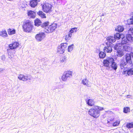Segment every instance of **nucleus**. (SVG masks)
<instances>
[{"mask_svg": "<svg viewBox=\"0 0 133 133\" xmlns=\"http://www.w3.org/2000/svg\"><path fill=\"white\" fill-rule=\"evenodd\" d=\"M111 46V45H108L107 46L104 47L103 49L104 51L106 52L107 53H110L112 51Z\"/></svg>", "mask_w": 133, "mask_h": 133, "instance_id": "obj_16", "label": "nucleus"}, {"mask_svg": "<svg viewBox=\"0 0 133 133\" xmlns=\"http://www.w3.org/2000/svg\"><path fill=\"white\" fill-rule=\"evenodd\" d=\"M37 14L41 18H46L45 14L41 11H39L37 12Z\"/></svg>", "mask_w": 133, "mask_h": 133, "instance_id": "obj_17", "label": "nucleus"}, {"mask_svg": "<svg viewBox=\"0 0 133 133\" xmlns=\"http://www.w3.org/2000/svg\"><path fill=\"white\" fill-rule=\"evenodd\" d=\"M77 28H72L69 32L72 34V33L74 32H76L77 31Z\"/></svg>", "mask_w": 133, "mask_h": 133, "instance_id": "obj_37", "label": "nucleus"}, {"mask_svg": "<svg viewBox=\"0 0 133 133\" xmlns=\"http://www.w3.org/2000/svg\"><path fill=\"white\" fill-rule=\"evenodd\" d=\"M123 74H127L128 75H133V68L129 69L128 70L124 71L122 72Z\"/></svg>", "mask_w": 133, "mask_h": 133, "instance_id": "obj_13", "label": "nucleus"}, {"mask_svg": "<svg viewBox=\"0 0 133 133\" xmlns=\"http://www.w3.org/2000/svg\"><path fill=\"white\" fill-rule=\"evenodd\" d=\"M74 45V44H72V45H71L68 46V51L69 52H70L73 49V46Z\"/></svg>", "mask_w": 133, "mask_h": 133, "instance_id": "obj_41", "label": "nucleus"}, {"mask_svg": "<svg viewBox=\"0 0 133 133\" xmlns=\"http://www.w3.org/2000/svg\"><path fill=\"white\" fill-rule=\"evenodd\" d=\"M94 108H91L88 111V113L91 116L95 118H97L100 115L99 111L104 110L103 107L94 105Z\"/></svg>", "mask_w": 133, "mask_h": 133, "instance_id": "obj_1", "label": "nucleus"}, {"mask_svg": "<svg viewBox=\"0 0 133 133\" xmlns=\"http://www.w3.org/2000/svg\"><path fill=\"white\" fill-rule=\"evenodd\" d=\"M132 56H133V55H132Z\"/></svg>", "mask_w": 133, "mask_h": 133, "instance_id": "obj_47", "label": "nucleus"}, {"mask_svg": "<svg viewBox=\"0 0 133 133\" xmlns=\"http://www.w3.org/2000/svg\"><path fill=\"white\" fill-rule=\"evenodd\" d=\"M110 66L114 70H116L117 68V65L114 62V60L113 58V61L110 64Z\"/></svg>", "mask_w": 133, "mask_h": 133, "instance_id": "obj_21", "label": "nucleus"}, {"mask_svg": "<svg viewBox=\"0 0 133 133\" xmlns=\"http://www.w3.org/2000/svg\"><path fill=\"white\" fill-rule=\"evenodd\" d=\"M114 38H115V39L119 40V39L121 38L123 39L125 37L124 35L123 34H120L117 33L114 35Z\"/></svg>", "mask_w": 133, "mask_h": 133, "instance_id": "obj_15", "label": "nucleus"}, {"mask_svg": "<svg viewBox=\"0 0 133 133\" xmlns=\"http://www.w3.org/2000/svg\"><path fill=\"white\" fill-rule=\"evenodd\" d=\"M72 36V34L69 32V33L68 35H66L65 36V40L66 41H68L69 40L70 38H71Z\"/></svg>", "mask_w": 133, "mask_h": 133, "instance_id": "obj_27", "label": "nucleus"}, {"mask_svg": "<svg viewBox=\"0 0 133 133\" xmlns=\"http://www.w3.org/2000/svg\"><path fill=\"white\" fill-rule=\"evenodd\" d=\"M127 23L128 25L133 24V18L128 19L127 21Z\"/></svg>", "mask_w": 133, "mask_h": 133, "instance_id": "obj_40", "label": "nucleus"}, {"mask_svg": "<svg viewBox=\"0 0 133 133\" xmlns=\"http://www.w3.org/2000/svg\"><path fill=\"white\" fill-rule=\"evenodd\" d=\"M82 83L84 85L87 86L89 85V81L87 79H83L82 81Z\"/></svg>", "mask_w": 133, "mask_h": 133, "instance_id": "obj_31", "label": "nucleus"}, {"mask_svg": "<svg viewBox=\"0 0 133 133\" xmlns=\"http://www.w3.org/2000/svg\"><path fill=\"white\" fill-rule=\"evenodd\" d=\"M27 13L28 16L31 18H34L36 17V13L33 11L31 10H28Z\"/></svg>", "mask_w": 133, "mask_h": 133, "instance_id": "obj_12", "label": "nucleus"}, {"mask_svg": "<svg viewBox=\"0 0 133 133\" xmlns=\"http://www.w3.org/2000/svg\"><path fill=\"white\" fill-rule=\"evenodd\" d=\"M129 34L131 35H133V28H130L128 31Z\"/></svg>", "mask_w": 133, "mask_h": 133, "instance_id": "obj_43", "label": "nucleus"}, {"mask_svg": "<svg viewBox=\"0 0 133 133\" xmlns=\"http://www.w3.org/2000/svg\"><path fill=\"white\" fill-rule=\"evenodd\" d=\"M57 52L59 54H63L64 52V50L61 47H59L57 49Z\"/></svg>", "mask_w": 133, "mask_h": 133, "instance_id": "obj_28", "label": "nucleus"}, {"mask_svg": "<svg viewBox=\"0 0 133 133\" xmlns=\"http://www.w3.org/2000/svg\"><path fill=\"white\" fill-rule=\"evenodd\" d=\"M122 40L121 42V44H126L127 43V39L125 38V37L124 38H122Z\"/></svg>", "mask_w": 133, "mask_h": 133, "instance_id": "obj_38", "label": "nucleus"}, {"mask_svg": "<svg viewBox=\"0 0 133 133\" xmlns=\"http://www.w3.org/2000/svg\"><path fill=\"white\" fill-rule=\"evenodd\" d=\"M19 44L18 42L15 41L12 43L9 44L8 45V47L9 48V49H7V52L9 55H11L15 54V51H14L13 52H11L10 50H15L17 48H18L19 47Z\"/></svg>", "mask_w": 133, "mask_h": 133, "instance_id": "obj_4", "label": "nucleus"}, {"mask_svg": "<svg viewBox=\"0 0 133 133\" xmlns=\"http://www.w3.org/2000/svg\"><path fill=\"white\" fill-rule=\"evenodd\" d=\"M49 23L48 21L44 22L42 24L41 27L45 29V31L47 33L52 32L55 30L57 26L56 23H53L48 26Z\"/></svg>", "mask_w": 133, "mask_h": 133, "instance_id": "obj_2", "label": "nucleus"}, {"mask_svg": "<svg viewBox=\"0 0 133 133\" xmlns=\"http://www.w3.org/2000/svg\"><path fill=\"white\" fill-rule=\"evenodd\" d=\"M114 117L113 116H110L108 117V123H110L112 122L114 120Z\"/></svg>", "mask_w": 133, "mask_h": 133, "instance_id": "obj_24", "label": "nucleus"}, {"mask_svg": "<svg viewBox=\"0 0 133 133\" xmlns=\"http://www.w3.org/2000/svg\"><path fill=\"white\" fill-rule=\"evenodd\" d=\"M18 78L20 80L24 81H26L30 79V78L28 76H24L22 74H19L18 77Z\"/></svg>", "mask_w": 133, "mask_h": 133, "instance_id": "obj_10", "label": "nucleus"}, {"mask_svg": "<svg viewBox=\"0 0 133 133\" xmlns=\"http://www.w3.org/2000/svg\"><path fill=\"white\" fill-rule=\"evenodd\" d=\"M66 61V58L65 56L62 57V58H61L60 59V62H65Z\"/></svg>", "mask_w": 133, "mask_h": 133, "instance_id": "obj_42", "label": "nucleus"}, {"mask_svg": "<svg viewBox=\"0 0 133 133\" xmlns=\"http://www.w3.org/2000/svg\"><path fill=\"white\" fill-rule=\"evenodd\" d=\"M67 46V43H62L61 44V46H60L61 48H62L64 51L65 49Z\"/></svg>", "mask_w": 133, "mask_h": 133, "instance_id": "obj_34", "label": "nucleus"}, {"mask_svg": "<svg viewBox=\"0 0 133 133\" xmlns=\"http://www.w3.org/2000/svg\"><path fill=\"white\" fill-rule=\"evenodd\" d=\"M8 1H12L13 0H7Z\"/></svg>", "mask_w": 133, "mask_h": 133, "instance_id": "obj_46", "label": "nucleus"}, {"mask_svg": "<svg viewBox=\"0 0 133 133\" xmlns=\"http://www.w3.org/2000/svg\"><path fill=\"white\" fill-rule=\"evenodd\" d=\"M7 32L9 35H12L15 34L16 30L14 29H9L7 30Z\"/></svg>", "mask_w": 133, "mask_h": 133, "instance_id": "obj_22", "label": "nucleus"}, {"mask_svg": "<svg viewBox=\"0 0 133 133\" xmlns=\"http://www.w3.org/2000/svg\"><path fill=\"white\" fill-rule=\"evenodd\" d=\"M41 22L38 18L36 19L34 21V25L37 26H39L41 23Z\"/></svg>", "mask_w": 133, "mask_h": 133, "instance_id": "obj_19", "label": "nucleus"}, {"mask_svg": "<svg viewBox=\"0 0 133 133\" xmlns=\"http://www.w3.org/2000/svg\"><path fill=\"white\" fill-rule=\"evenodd\" d=\"M117 55L118 56L121 57L124 55L123 52L120 50H118L117 52Z\"/></svg>", "mask_w": 133, "mask_h": 133, "instance_id": "obj_35", "label": "nucleus"}, {"mask_svg": "<svg viewBox=\"0 0 133 133\" xmlns=\"http://www.w3.org/2000/svg\"><path fill=\"white\" fill-rule=\"evenodd\" d=\"M95 102L94 100L92 99H89L87 101V103L88 105L92 107L94 104Z\"/></svg>", "mask_w": 133, "mask_h": 133, "instance_id": "obj_18", "label": "nucleus"}, {"mask_svg": "<svg viewBox=\"0 0 133 133\" xmlns=\"http://www.w3.org/2000/svg\"><path fill=\"white\" fill-rule=\"evenodd\" d=\"M125 59L126 63L129 64L132 63V61L131 58V56L129 54H127L125 55Z\"/></svg>", "mask_w": 133, "mask_h": 133, "instance_id": "obj_11", "label": "nucleus"}, {"mask_svg": "<svg viewBox=\"0 0 133 133\" xmlns=\"http://www.w3.org/2000/svg\"><path fill=\"white\" fill-rule=\"evenodd\" d=\"M113 58L112 57H109L107 59L103 60V63L104 66L110 68V64L113 61Z\"/></svg>", "mask_w": 133, "mask_h": 133, "instance_id": "obj_8", "label": "nucleus"}, {"mask_svg": "<svg viewBox=\"0 0 133 133\" xmlns=\"http://www.w3.org/2000/svg\"><path fill=\"white\" fill-rule=\"evenodd\" d=\"M126 38L129 41H131L132 40L133 37L130 34H127L126 35Z\"/></svg>", "mask_w": 133, "mask_h": 133, "instance_id": "obj_30", "label": "nucleus"}, {"mask_svg": "<svg viewBox=\"0 0 133 133\" xmlns=\"http://www.w3.org/2000/svg\"><path fill=\"white\" fill-rule=\"evenodd\" d=\"M35 1H37L39 2L40 1V0H35Z\"/></svg>", "mask_w": 133, "mask_h": 133, "instance_id": "obj_45", "label": "nucleus"}, {"mask_svg": "<svg viewBox=\"0 0 133 133\" xmlns=\"http://www.w3.org/2000/svg\"><path fill=\"white\" fill-rule=\"evenodd\" d=\"M0 36L3 37H7L8 35L6 31L5 30H4L0 31Z\"/></svg>", "mask_w": 133, "mask_h": 133, "instance_id": "obj_23", "label": "nucleus"}, {"mask_svg": "<svg viewBox=\"0 0 133 133\" xmlns=\"http://www.w3.org/2000/svg\"><path fill=\"white\" fill-rule=\"evenodd\" d=\"M123 49L125 51L129 52L131 50V48L129 45H124L123 46Z\"/></svg>", "mask_w": 133, "mask_h": 133, "instance_id": "obj_25", "label": "nucleus"}, {"mask_svg": "<svg viewBox=\"0 0 133 133\" xmlns=\"http://www.w3.org/2000/svg\"><path fill=\"white\" fill-rule=\"evenodd\" d=\"M52 5L48 3H44L42 6V10L45 13L51 12L52 11Z\"/></svg>", "mask_w": 133, "mask_h": 133, "instance_id": "obj_5", "label": "nucleus"}, {"mask_svg": "<svg viewBox=\"0 0 133 133\" xmlns=\"http://www.w3.org/2000/svg\"><path fill=\"white\" fill-rule=\"evenodd\" d=\"M120 123V121L119 120H117L112 124V125L114 127L118 126Z\"/></svg>", "mask_w": 133, "mask_h": 133, "instance_id": "obj_39", "label": "nucleus"}, {"mask_svg": "<svg viewBox=\"0 0 133 133\" xmlns=\"http://www.w3.org/2000/svg\"><path fill=\"white\" fill-rule=\"evenodd\" d=\"M72 75V72L70 71H65L62 75L61 79L63 81H66L68 78H70Z\"/></svg>", "mask_w": 133, "mask_h": 133, "instance_id": "obj_6", "label": "nucleus"}, {"mask_svg": "<svg viewBox=\"0 0 133 133\" xmlns=\"http://www.w3.org/2000/svg\"><path fill=\"white\" fill-rule=\"evenodd\" d=\"M107 39L108 41L106 44L107 45H111L112 44L113 42H114L116 41L115 38L114 36H110L107 37Z\"/></svg>", "mask_w": 133, "mask_h": 133, "instance_id": "obj_9", "label": "nucleus"}, {"mask_svg": "<svg viewBox=\"0 0 133 133\" xmlns=\"http://www.w3.org/2000/svg\"><path fill=\"white\" fill-rule=\"evenodd\" d=\"M124 29L123 26H118L117 28L116 29V31L118 32H122L124 30Z\"/></svg>", "mask_w": 133, "mask_h": 133, "instance_id": "obj_26", "label": "nucleus"}, {"mask_svg": "<svg viewBox=\"0 0 133 133\" xmlns=\"http://www.w3.org/2000/svg\"><path fill=\"white\" fill-rule=\"evenodd\" d=\"M45 35L43 32H39L35 36V38L37 41H41L45 38Z\"/></svg>", "mask_w": 133, "mask_h": 133, "instance_id": "obj_7", "label": "nucleus"}, {"mask_svg": "<svg viewBox=\"0 0 133 133\" xmlns=\"http://www.w3.org/2000/svg\"><path fill=\"white\" fill-rule=\"evenodd\" d=\"M130 111V109L128 107H124L123 108V112L127 113Z\"/></svg>", "mask_w": 133, "mask_h": 133, "instance_id": "obj_36", "label": "nucleus"}, {"mask_svg": "<svg viewBox=\"0 0 133 133\" xmlns=\"http://www.w3.org/2000/svg\"><path fill=\"white\" fill-rule=\"evenodd\" d=\"M114 49L116 50H120L122 48V44L120 43L116 44L114 46Z\"/></svg>", "mask_w": 133, "mask_h": 133, "instance_id": "obj_20", "label": "nucleus"}, {"mask_svg": "<svg viewBox=\"0 0 133 133\" xmlns=\"http://www.w3.org/2000/svg\"><path fill=\"white\" fill-rule=\"evenodd\" d=\"M131 16L133 18V12L131 13Z\"/></svg>", "mask_w": 133, "mask_h": 133, "instance_id": "obj_44", "label": "nucleus"}, {"mask_svg": "<svg viewBox=\"0 0 133 133\" xmlns=\"http://www.w3.org/2000/svg\"><path fill=\"white\" fill-rule=\"evenodd\" d=\"M39 2L35 0H31L30 1L29 4L31 7L34 8L37 5L38 3Z\"/></svg>", "mask_w": 133, "mask_h": 133, "instance_id": "obj_14", "label": "nucleus"}, {"mask_svg": "<svg viewBox=\"0 0 133 133\" xmlns=\"http://www.w3.org/2000/svg\"><path fill=\"white\" fill-rule=\"evenodd\" d=\"M106 56V54L103 51H101L99 53V56L100 58H104Z\"/></svg>", "mask_w": 133, "mask_h": 133, "instance_id": "obj_29", "label": "nucleus"}, {"mask_svg": "<svg viewBox=\"0 0 133 133\" xmlns=\"http://www.w3.org/2000/svg\"><path fill=\"white\" fill-rule=\"evenodd\" d=\"M126 127L128 128H133V122L128 123H127Z\"/></svg>", "mask_w": 133, "mask_h": 133, "instance_id": "obj_32", "label": "nucleus"}, {"mask_svg": "<svg viewBox=\"0 0 133 133\" xmlns=\"http://www.w3.org/2000/svg\"><path fill=\"white\" fill-rule=\"evenodd\" d=\"M22 27L23 31L30 33L32 32L34 26L30 21L27 20L23 22Z\"/></svg>", "mask_w": 133, "mask_h": 133, "instance_id": "obj_3", "label": "nucleus"}, {"mask_svg": "<svg viewBox=\"0 0 133 133\" xmlns=\"http://www.w3.org/2000/svg\"><path fill=\"white\" fill-rule=\"evenodd\" d=\"M126 62H125L123 60H122L121 61L120 63L121 68L122 69H123V68L124 67V66L126 65Z\"/></svg>", "mask_w": 133, "mask_h": 133, "instance_id": "obj_33", "label": "nucleus"}]
</instances>
